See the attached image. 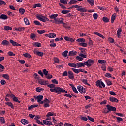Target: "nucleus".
<instances>
[{
  "label": "nucleus",
  "instance_id": "7ed1b4c3",
  "mask_svg": "<svg viewBox=\"0 0 126 126\" xmlns=\"http://www.w3.org/2000/svg\"><path fill=\"white\" fill-rule=\"evenodd\" d=\"M85 63L88 67H90L91 65H93V64H94V60L92 59H89L85 62Z\"/></svg>",
  "mask_w": 126,
  "mask_h": 126
},
{
  "label": "nucleus",
  "instance_id": "1a4fd4ad",
  "mask_svg": "<svg viewBox=\"0 0 126 126\" xmlns=\"http://www.w3.org/2000/svg\"><path fill=\"white\" fill-rule=\"evenodd\" d=\"M34 53L35 54V55H37V56H39V57H43L44 55V53L38 51L37 50H35L34 51Z\"/></svg>",
  "mask_w": 126,
  "mask_h": 126
},
{
  "label": "nucleus",
  "instance_id": "a878e982",
  "mask_svg": "<svg viewBox=\"0 0 126 126\" xmlns=\"http://www.w3.org/2000/svg\"><path fill=\"white\" fill-rule=\"evenodd\" d=\"M21 123H22V124H23V125H26L27 124H29V122H28L26 119H22L21 120Z\"/></svg>",
  "mask_w": 126,
  "mask_h": 126
},
{
  "label": "nucleus",
  "instance_id": "69168bd1",
  "mask_svg": "<svg viewBox=\"0 0 126 126\" xmlns=\"http://www.w3.org/2000/svg\"><path fill=\"white\" fill-rule=\"evenodd\" d=\"M93 17L95 20H96V19L98 18V14L94 13L93 14Z\"/></svg>",
  "mask_w": 126,
  "mask_h": 126
},
{
  "label": "nucleus",
  "instance_id": "49530a36",
  "mask_svg": "<svg viewBox=\"0 0 126 126\" xmlns=\"http://www.w3.org/2000/svg\"><path fill=\"white\" fill-rule=\"evenodd\" d=\"M13 101H14V102H16L17 103H21L20 101L18 100V98L16 96H15L13 98Z\"/></svg>",
  "mask_w": 126,
  "mask_h": 126
},
{
  "label": "nucleus",
  "instance_id": "473e14b6",
  "mask_svg": "<svg viewBox=\"0 0 126 126\" xmlns=\"http://www.w3.org/2000/svg\"><path fill=\"white\" fill-rule=\"evenodd\" d=\"M24 20L26 25H29L30 24V23H29V20L28 19H27V18H25Z\"/></svg>",
  "mask_w": 126,
  "mask_h": 126
},
{
  "label": "nucleus",
  "instance_id": "aec40b11",
  "mask_svg": "<svg viewBox=\"0 0 126 126\" xmlns=\"http://www.w3.org/2000/svg\"><path fill=\"white\" fill-rule=\"evenodd\" d=\"M9 44V42L6 40H3L1 42V44L3 45V46H8Z\"/></svg>",
  "mask_w": 126,
  "mask_h": 126
},
{
  "label": "nucleus",
  "instance_id": "a211bd4d",
  "mask_svg": "<svg viewBox=\"0 0 126 126\" xmlns=\"http://www.w3.org/2000/svg\"><path fill=\"white\" fill-rule=\"evenodd\" d=\"M116 17H117V14L114 13L111 16V23H114V21H115Z\"/></svg>",
  "mask_w": 126,
  "mask_h": 126
},
{
  "label": "nucleus",
  "instance_id": "09e8293b",
  "mask_svg": "<svg viewBox=\"0 0 126 126\" xmlns=\"http://www.w3.org/2000/svg\"><path fill=\"white\" fill-rule=\"evenodd\" d=\"M63 96H64V97H67L68 98H72V97L70 94H64Z\"/></svg>",
  "mask_w": 126,
  "mask_h": 126
},
{
  "label": "nucleus",
  "instance_id": "3c124183",
  "mask_svg": "<svg viewBox=\"0 0 126 126\" xmlns=\"http://www.w3.org/2000/svg\"><path fill=\"white\" fill-rule=\"evenodd\" d=\"M82 81L83 83H84V84H86V85H88L89 86H90V84L87 83V79H83Z\"/></svg>",
  "mask_w": 126,
  "mask_h": 126
},
{
  "label": "nucleus",
  "instance_id": "052dcab7",
  "mask_svg": "<svg viewBox=\"0 0 126 126\" xmlns=\"http://www.w3.org/2000/svg\"><path fill=\"white\" fill-rule=\"evenodd\" d=\"M51 82H52V83H54V84H59V82H58V81H57V79H56L52 80Z\"/></svg>",
  "mask_w": 126,
  "mask_h": 126
},
{
  "label": "nucleus",
  "instance_id": "f704fd0d",
  "mask_svg": "<svg viewBox=\"0 0 126 126\" xmlns=\"http://www.w3.org/2000/svg\"><path fill=\"white\" fill-rule=\"evenodd\" d=\"M4 30H12V28L11 27L8 26H5L4 27Z\"/></svg>",
  "mask_w": 126,
  "mask_h": 126
},
{
  "label": "nucleus",
  "instance_id": "f03ea898",
  "mask_svg": "<svg viewBox=\"0 0 126 126\" xmlns=\"http://www.w3.org/2000/svg\"><path fill=\"white\" fill-rule=\"evenodd\" d=\"M36 18L40 21H42V22H46V21H49L50 20L48 18L45 17V16H43L42 15H36Z\"/></svg>",
  "mask_w": 126,
  "mask_h": 126
},
{
  "label": "nucleus",
  "instance_id": "423d86ee",
  "mask_svg": "<svg viewBox=\"0 0 126 126\" xmlns=\"http://www.w3.org/2000/svg\"><path fill=\"white\" fill-rule=\"evenodd\" d=\"M77 89L80 93H85L86 92V91L85 90V88H83L82 86H77Z\"/></svg>",
  "mask_w": 126,
  "mask_h": 126
},
{
  "label": "nucleus",
  "instance_id": "864d4df0",
  "mask_svg": "<svg viewBox=\"0 0 126 126\" xmlns=\"http://www.w3.org/2000/svg\"><path fill=\"white\" fill-rule=\"evenodd\" d=\"M68 12H70V10H62L61 11V13L63 14H67V13H68Z\"/></svg>",
  "mask_w": 126,
  "mask_h": 126
},
{
  "label": "nucleus",
  "instance_id": "6e6d98bb",
  "mask_svg": "<svg viewBox=\"0 0 126 126\" xmlns=\"http://www.w3.org/2000/svg\"><path fill=\"white\" fill-rule=\"evenodd\" d=\"M0 121L1 124H5V120L3 117H0Z\"/></svg>",
  "mask_w": 126,
  "mask_h": 126
},
{
  "label": "nucleus",
  "instance_id": "4be33fe9",
  "mask_svg": "<svg viewBox=\"0 0 126 126\" xmlns=\"http://www.w3.org/2000/svg\"><path fill=\"white\" fill-rule=\"evenodd\" d=\"M23 56L25 58H28V59H32V56L30 55L29 53H26L23 54Z\"/></svg>",
  "mask_w": 126,
  "mask_h": 126
},
{
  "label": "nucleus",
  "instance_id": "c85d7f7f",
  "mask_svg": "<svg viewBox=\"0 0 126 126\" xmlns=\"http://www.w3.org/2000/svg\"><path fill=\"white\" fill-rule=\"evenodd\" d=\"M96 83V86H98L99 88H102V86H101L102 81H100V80H97Z\"/></svg>",
  "mask_w": 126,
  "mask_h": 126
},
{
  "label": "nucleus",
  "instance_id": "b1692460",
  "mask_svg": "<svg viewBox=\"0 0 126 126\" xmlns=\"http://www.w3.org/2000/svg\"><path fill=\"white\" fill-rule=\"evenodd\" d=\"M87 2H88V3H89L91 6H93V5L95 4V1H94L93 0H87Z\"/></svg>",
  "mask_w": 126,
  "mask_h": 126
},
{
  "label": "nucleus",
  "instance_id": "e433bc0d",
  "mask_svg": "<svg viewBox=\"0 0 126 126\" xmlns=\"http://www.w3.org/2000/svg\"><path fill=\"white\" fill-rule=\"evenodd\" d=\"M61 3H63V4H67V2H68V0H60Z\"/></svg>",
  "mask_w": 126,
  "mask_h": 126
},
{
  "label": "nucleus",
  "instance_id": "f8f14e48",
  "mask_svg": "<svg viewBox=\"0 0 126 126\" xmlns=\"http://www.w3.org/2000/svg\"><path fill=\"white\" fill-rule=\"evenodd\" d=\"M77 54V52L76 51H70L69 52V55L68 56L69 57H72L73 56H76V55Z\"/></svg>",
  "mask_w": 126,
  "mask_h": 126
},
{
  "label": "nucleus",
  "instance_id": "4d7b16f0",
  "mask_svg": "<svg viewBox=\"0 0 126 126\" xmlns=\"http://www.w3.org/2000/svg\"><path fill=\"white\" fill-rule=\"evenodd\" d=\"M4 69V66H3L1 64H0V72H2Z\"/></svg>",
  "mask_w": 126,
  "mask_h": 126
},
{
  "label": "nucleus",
  "instance_id": "37998d69",
  "mask_svg": "<svg viewBox=\"0 0 126 126\" xmlns=\"http://www.w3.org/2000/svg\"><path fill=\"white\" fill-rule=\"evenodd\" d=\"M68 65H69V66H70L71 67L76 68L77 67V65L75 63H68Z\"/></svg>",
  "mask_w": 126,
  "mask_h": 126
},
{
  "label": "nucleus",
  "instance_id": "7c9ffc66",
  "mask_svg": "<svg viewBox=\"0 0 126 126\" xmlns=\"http://www.w3.org/2000/svg\"><path fill=\"white\" fill-rule=\"evenodd\" d=\"M76 3H77V1L75 0H71L68 4L70 5H71L72 4H76Z\"/></svg>",
  "mask_w": 126,
  "mask_h": 126
},
{
  "label": "nucleus",
  "instance_id": "2eb2a0df",
  "mask_svg": "<svg viewBox=\"0 0 126 126\" xmlns=\"http://www.w3.org/2000/svg\"><path fill=\"white\" fill-rule=\"evenodd\" d=\"M69 85L70 86H71V87L72 89V90L74 92H75V93H78V91H77V90L76 89V88H75L74 87V85H73V84H69Z\"/></svg>",
  "mask_w": 126,
  "mask_h": 126
},
{
  "label": "nucleus",
  "instance_id": "2f4dec72",
  "mask_svg": "<svg viewBox=\"0 0 126 126\" xmlns=\"http://www.w3.org/2000/svg\"><path fill=\"white\" fill-rule=\"evenodd\" d=\"M94 34L97 35L99 37H100V38H102V39H105V36H103V35L101 34V33L98 32H94Z\"/></svg>",
  "mask_w": 126,
  "mask_h": 126
},
{
  "label": "nucleus",
  "instance_id": "0e129e2a",
  "mask_svg": "<svg viewBox=\"0 0 126 126\" xmlns=\"http://www.w3.org/2000/svg\"><path fill=\"white\" fill-rule=\"evenodd\" d=\"M36 37V35L34 33H32L30 36L31 39H33L34 40Z\"/></svg>",
  "mask_w": 126,
  "mask_h": 126
},
{
  "label": "nucleus",
  "instance_id": "5fc2aeb1",
  "mask_svg": "<svg viewBox=\"0 0 126 126\" xmlns=\"http://www.w3.org/2000/svg\"><path fill=\"white\" fill-rule=\"evenodd\" d=\"M54 61L55 63H59V60L58 58L54 57Z\"/></svg>",
  "mask_w": 126,
  "mask_h": 126
},
{
  "label": "nucleus",
  "instance_id": "bb28decb",
  "mask_svg": "<svg viewBox=\"0 0 126 126\" xmlns=\"http://www.w3.org/2000/svg\"><path fill=\"white\" fill-rule=\"evenodd\" d=\"M77 42H78V43H85V39L82 38H79L76 40Z\"/></svg>",
  "mask_w": 126,
  "mask_h": 126
},
{
  "label": "nucleus",
  "instance_id": "9d476101",
  "mask_svg": "<svg viewBox=\"0 0 126 126\" xmlns=\"http://www.w3.org/2000/svg\"><path fill=\"white\" fill-rule=\"evenodd\" d=\"M109 100L110 102H112V103H118L119 102V100L118 99L113 97H110Z\"/></svg>",
  "mask_w": 126,
  "mask_h": 126
},
{
  "label": "nucleus",
  "instance_id": "393cba45",
  "mask_svg": "<svg viewBox=\"0 0 126 126\" xmlns=\"http://www.w3.org/2000/svg\"><path fill=\"white\" fill-rule=\"evenodd\" d=\"M121 33H122V29L121 28H119L118 29L117 32L118 38H120V36H121Z\"/></svg>",
  "mask_w": 126,
  "mask_h": 126
},
{
  "label": "nucleus",
  "instance_id": "774afa93",
  "mask_svg": "<svg viewBox=\"0 0 126 126\" xmlns=\"http://www.w3.org/2000/svg\"><path fill=\"white\" fill-rule=\"evenodd\" d=\"M34 24H35V25H40V26H42L41 23H39V21H34Z\"/></svg>",
  "mask_w": 126,
  "mask_h": 126
},
{
  "label": "nucleus",
  "instance_id": "39448f33",
  "mask_svg": "<svg viewBox=\"0 0 126 126\" xmlns=\"http://www.w3.org/2000/svg\"><path fill=\"white\" fill-rule=\"evenodd\" d=\"M106 108H107L108 111H112V112H116L117 111V108L110 105H107Z\"/></svg>",
  "mask_w": 126,
  "mask_h": 126
},
{
  "label": "nucleus",
  "instance_id": "c03bdc74",
  "mask_svg": "<svg viewBox=\"0 0 126 126\" xmlns=\"http://www.w3.org/2000/svg\"><path fill=\"white\" fill-rule=\"evenodd\" d=\"M24 12H25V10L22 8H20L19 9V13L20 14H24Z\"/></svg>",
  "mask_w": 126,
  "mask_h": 126
},
{
  "label": "nucleus",
  "instance_id": "4468645a",
  "mask_svg": "<svg viewBox=\"0 0 126 126\" xmlns=\"http://www.w3.org/2000/svg\"><path fill=\"white\" fill-rule=\"evenodd\" d=\"M76 10H77V11H80V12H86L87 11V9H86V8H81V7L79 8H77Z\"/></svg>",
  "mask_w": 126,
  "mask_h": 126
},
{
  "label": "nucleus",
  "instance_id": "ddd939ff",
  "mask_svg": "<svg viewBox=\"0 0 126 126\" xmlns=\"http://www.w3.org/2000/svg\"><path fill=\"white\" fill-rule=\"evenodd\" d=\"M68 77L70 79H73V78H74L73 73L71 71H68Z\"/></svg>",
  "mask_w": 126,
  "mask_h": 126
},
{
  "label": "nucleus",
  "instance_id": "ea45409f",
  "mask_svg": "<svg viewBox=\"0 0 126 126\" xmlns=\"http://www.w3.org/2000/svg\"><path fill=\"white\" fill-rule=\"evenodd\" d=\"M102 20L103 21H104V22L105 23L109 22V18H108V17H103L102 18Z\"/></svg>",
  "mask_w": 126,
  "mask_h": 126
},
{
  "label": "nucleus",
  "instance_id": "f3484780",
  "mask_svg": "<svg viewBox=\"0 0 126 126\" xmlns=\"http://www.w3.org/2000/svg\"><path fill=\"white\" fill-rule=\"evenodd\" d=\"M7 18H8V17H7V15L5 14H3L0 16V19H3V20H5L7 19Z\"/></svg>",
  "mask_w": 126,
  "mask_h": 126
},
{
  "label": "nucleus",
  "instance_id": "e2e57ef3",
  "mask_svg": "<svg viewBox=\"0 0 126 126\" xmlns=\"http://www.w3.org/2000/svg\"><path fill=\"white\" fill-rule=\"evenodd\" d=\"M8 56H10V57H12V56H15V54H14L12 51H9L8 52Z\"/></svg>",
  "mask_w": 126,
  "mask_h": 126
},
{
  "label": "nucleus",
  "instance_id": "6ab92c4d",
  "mask_svg": "<svg viewBox=\"0 0 126 126\" xmlns=\"http://www.w3.org/2000/svg\"><path fill=\"white\" fill-rule=\"evenodd\" d=\"M32 45L34 47H38V48H40V47H42V44H41V43L39 42H34L32 44Z\"/></svg>",
  "mask_w": 126,
  "mask_h": 126
},
{
  "label": "nucleus",
  "instance_id": "4c0bfd02",
  "mask_svg": "<svg viewBox=\"0 0 126 126\" xmlns=\"http://www.w3.org/2000/svg\"><path fill=\"white\" fill-rule=\"evenodd\" d=\"M25 28L24 27H21V28H15V30H16L17 31H23L24 30H25Z\"/></svg>",
  "mask_w": 126,
  "mask_h": 126
},
{
  "label": "nucleus",
  "instance_id": "72a5a7b5",
  "mask_svg": "<svg viewBox=\"0 0 126 126\" xmlns=\"http://www.w3.org/2000/svg\"><path fill=\"white\" fill-rule=\"evenodd\" d=\"M6 105H7L9 107H11L12 109H14V107L13 106V104L11 102H7L5 103Z\"/></svg>",
  "mask_w": 126,
  "mask_h": 126
},
{
  "label": "nucleus",
  "instance_id": "79ce46f5",
  "mask_svg": "<svg viewBox=\"0 0 126 126\" xmlns=\"http://www.w3.org/2000/svg\"><path fill=\"white\" fill-rule=\"evenodd\" d=\"M36 91L37 92H41V91H44V89L40 87H37L36 88Z\"/></svg>",
  "mask_w": 126,
  "mask_h": 126
},
{
  "label": "nucleus",
  "instance_id": "9b49d317",
  "mask_svg": "<svg viewBox=\"0 0 126 126\" xmlns=\"http://www.w3.org/2000/svg\"><path fill=\"white\" fill-rule=\"evenodd\" d=\"M43 123L44 125H46V126H52V125H53L52 122L46 120H43Z\"/></svg>",
  "mask_w": 126,
  "mask_h": 126
},
{
  "label": "nucleus",
  "instance_id": "c9c22d12",
  "mask_svg": "<svg viewBox=\"0 0 126 126\" xmlns=\"http://www.w3.org/2000/svg\"><path fill=\"white\" fill-rule=\"evenodd\" d=\"M98 62L99 63H100V64H103V63H107V61L103 60H98Z\"/></svg>",
  "mask_w": 126,
  "mask_h": 126
},
{
  "label": "nucleus",
  "instance_id": "de8ad7c7",
  "mask_svg": "<svg viewBox=\"0 0 126 126\" xmlns=\"http://www.w3.org/2000/svg\"><path fill=\"white\" fill-rule=\"evenodd\" d=\"M36 7H42V5L40 3L35 4L33 5V8H36Z\"/></svg>",
  "mask_w": 126,
  "mask_h": 126
},
{
  "label": "nucleus",
  "instance_id": "338daca9",
  "mask_svg": "<svg viewBox=\"0 0 126 126\" xmlns=\"http://www.w3.org/2000/svg\"><path fill=\"white\" fill-rule=\"evenodd\" d=\"M108 41H109V43H114V42H115V40H114V39H113L111 37H109L108 38Z\"/></svg>",
  "mask_w": 126,
  "mask_h": 126
},
{
  "label": "nucleus",
  "instance_id": "f257e3e1",
  "mask_svg": "<svg viewBox=\"0 0 126 126\" xmlns=\"http://www.w3.org/2000/svg\"><path fill=\"white\" fill-rule=\"evenodd\" d=\"M50 91L51 92H55V93H57V94H61V93H67V91H65L64 89H63V88H61L60 87H56L55 88H51L50 89Z\"/></svg>",
  "mask_w": 126,
  "mask_h": 126
},
{
  "label": "nucleus",
  "instance_id": "c756f323",
  "mask_svg": "<svg viewBox=\"0 0 126 126\" xmlns=\"http://www.w3.org/2000/svg\"><path fill=\"white\" fill-rule=\"evenodd\" d=\"M37 33L38 34H40V35H42L44 34V33H46V30H37Z\"/></svg>",
  "mask_w": 126,
  "mask_h": 126
},
{
  "label": "nucleus",
  "instance_id": "6e6552de",
  "mask_svg": "<svg viewBox=\"0 0 126 126\" xmlns=\"http://www.w3.org/2000/svg\"><path fill=\"white\" fill-rule=\"evenodd\" d=\"M47 82H48V81H46L45 82V80L43 79H40L38 81V83H39V84H41V85H47V84H49V83Z\"/></svg>",
  "mask_w": 126,
  "mask_h": 126
},
{
  "label": "nucleus",
  "instance_id": "13d9d810",
  "mask_svg": "<svg viewBox=\"0 0 126 126\" xmlns=\"http://www.w3.org/2000/svg\"><path fill=\"white\" fill-rule=\"evenodd\" d=\"M79 45H80V46H82V47H87V43L84 42L80 43Z\"/></svg>",
  "mask_w": 126,
  "mask_h": 126
},
{
  "label": "nucleus",
  "instance_id": "680f3d73",
  "mask_svg": "<svg viewBox=\"0 0 126 126\" xmlns=\"http://www.w3.org/2000/svg\"><path fill=\"white\" fill-rule=\"evenodd\" d=\"M34 77L35 79H39L40 76H39V75H38V74L35 73V74H34Z\"/></svg>",
  "mask_w": 126,
  "mask_h": 126
},
{
  "label": "nucleus",
  "instance_id": "cd10ccee",
  "mask_svg": "<svg viewBox=\"0 0 126 126\" xmlns=\"http://www.w3.org/2000/svg\"><path fill=\"white\" fill-rule=\"evenodd\" d=\"M51 116H56V115L53 112H49L47 113L46 117H51Z\"/></svg>",
  "mask_w": 126,
  "mask_h": 126
},
{
  "label": "nucleus",
  "instance_id": "dca6fc26",
  "mask_svg": "<svg viewBox=\"0 0 126 126\" xmlns=\"http://www.w3.org/2000/svg\"><path fill=\"white\" fill-rule=\"evenodd\" d=\"M84 65H86L85 62L79 63H77V66L78 68H79V67H82V66H84Z\"/></svg>",
  "mask_w": 126,
  "mask_h": 126
},
{
  "label": "nucleus",
  "instance_id": "603ef678",
  "mask_svg": "<svg viewBox=\"0 0 126 126\" xmlns=\"http://www.w3.org/2000/svg\"><path fill=\"white\" fill-rule=\"evenodd\" d=\"M48 87H49V88H56V85L54 84H51L47 85Z\"/></svg>",
  "mask_w": 126,
  "mask_h": 126
},
{
  "label": "nucleus",
  "instance_id": "0eeeda50",
  "mask_svg": "<svg viewBox=\"0 0 126 126\" xmlns=\"http://www.w3.org/2000/svg\"><path fill=\"white\" fill-rule=\"evenodd\" d=\"M44 107H45V108L50 107V104H49L51 103V101L49 100V99H48L47 98H45V100H44Z\"/></svg>",
  "mask_w": 126,
  "mask_h": 126
},
{
  "label": "nucleus",
  "instance_id": "5701e85b",
  "mask_svg": "<svg viewBox=\"0 0 126 126\" xmlns=\"http://www.w3.org/2000/svg\"><path fill=\"white\" fill-rule=\"evenodd\" d=\"M58 14H52L51 15H50L49 16L50 18H51V19H56L57 18V17H58Z\"/></svg>",
  "mask_w": 126,
  "mask_h": 126
},
{
  "label": "nucleus",
  "instance_id": "58836bf2",
  "mask_svg": "<svg viewBox=\"0 0 126 126\" xmlns=\"http://www.w3.org/2000/svg\"><path fill=\"white\" fill-rule=\"evenodd\" d=\"M57 35L55 33H49V38H56Z\"/></svg>",
  "mask_w": 126,
  "mask_h": 126
},
{
  "label": "nucleus",
  "instance_id": "8fccbe9b",
  "mask_svg": "<svg viewBox=\"0 0 126 126\" xmlns=\"http://www.w3.org/2000/svg\"><path fill=\"white\" fill-rule=\"evenodd\" d=\"M43 74L45 75V76H47L48 74H49V71H47V69H44L43 70Z\"/></svg>",
  "mask_w": 126,
  "mask_h": 126
},
{
  "label": "nucleus",
  "instance_id": "20e7f679",
  "mask_svg": "<svg viewBox=\"0 0 126 126\" xmlns=\"http://www.w3.org/2000/svg\"><path fill=\"white\" fill-rule=\"evenodd\" d=\"M55 24H63V18L55 19Z\"/></svg>",
  "mask_w": 126,
  "mask_h": 126
},
{
  "label": "nucleus",
  "instance_id": "a19ab883",
  "mask_svg": "<svg viewBox=\"0 0 126 126\" xmlns=\"http://www.w3.org/2000/svg\"><path fill=\"white\" fill-rule=\"evenodd\" d=\"M10 43H11L12 45H13L14 46H16L17 45V42L13 41V40H10Z\"/></svg>",
  "mask_w": 126,
  "mask_h": 126
},
{
  "label": "nucleus",
  "instance_id": "412c9836",
  "mask_svg": "<svg viewBox=\"0 0 126 126\" xmlns=\"http://www.w3.org/2000/svg\"><path fill=\"white\" fill-rule=\"evenodd\" d=\"M43 95H38L36 97L38 103H40L42 100H43Z\"/></svg>",
  "mask_w": 126,
  "mask_h": 126
},
{
  "label": "nucleus",
  "instance_id": "a18cd8bd",
  "mask_svg": "<svg viewBox=\"0 0 126 126\" xmlns=\"http://www.w3.org/2000/svg\"><path fill=\"white\" fill-rule=\"evenodd\" d=\"M106 82L107 85L108 86H110V85H112V81H110V80H105Z\"/></svg>",
  "mask_w": 126,
  "mask_h": 126
},
{
  "label": "nucleus",
  "instance_id": "bf43d9fd",
  "mask_svg": "<svg viewBox=\"0 0 126 126\" xmlns=\"http://www.w3.org/2000/svg\"><path fill=\"white\" fill-rule=\"evenodd\" d=\"M2 77L5 78V79H9V75H8V74H3Z\"/></svg>",
  "mask_w": 126,
  "mask_h": 126
}]
</instances>
